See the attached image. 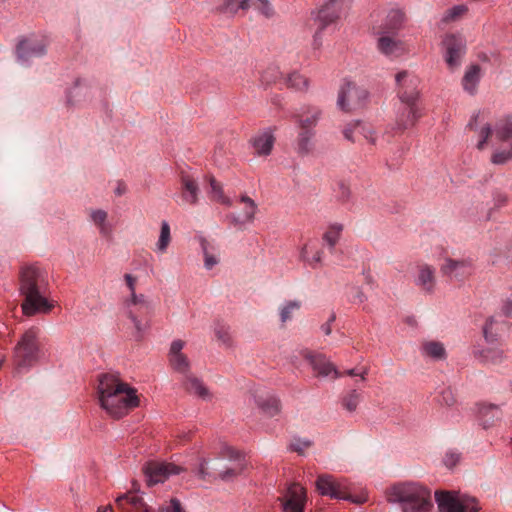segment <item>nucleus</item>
<instances>
[{
    "instance_id": "f257e3e1",
    "label": "nucleus",
    "mask_w": 512,
    "mask_h": 512,
    "mask_svg": "<svg viewBox=\"0 0 512 512\" xmlns=\"http://www.w3.org/2000/svg\"><path fill=\"white\" fill-rule=\"evenodd\" d=\"M19 293L23 297L21 304L25 316L48 314L54 303L49 299L50 288L47 272L37 264H24L18 273Z\"/></svg>"
},
{
    "instance_id": "f03ea898",
    "label": "nucleus",
    "mask_w": 512,
    "mask_h": 512,
    "mask_svg": "<svg viewBox=\"0 0 512 512\" xmlns=\"http://www.w3.org/2000/svg\"><path fill=\"white\" fill-rule=\"evenodd\" d=\"M97 393L101 408L116 419L122 418L140 403L137 390L121 381L118 373L100 374Z\"/></svg>"
},
{
    "instance_id": "7ed1b4c3",
    "label": "nucleus",
    "mask_w": 512,
    "mask_h": 512,
    "mask_svg": "<svg viewBox=\"0 0 512 512\" xmlns=\"http://www.w3.org/2000/svg\"><path fill=\"white\" fill-rule=\"evenodd\" d=\"M388 501L399 504L403 512H428L432 507L430 490L415 482L392 486Z\"/></svg>"
},
{
    "instance_id": "20e7f679",
    "label": "nucleus",
    "mask_w": 512,
    "mask_h": 512,
    "mask_svg": "<svg viewBox=\"0 0 512 512\" xmlns=\"http://www.w3.org/2000/svg\"><path fill=\"white\" fill-rule=\"evenodd\" d=\"M125 314L132 324L134 340L141 341L151 327L152 302L144 295H133L124 302Z\"/></svg>"
},
{
    "instance_id": "39448f33",
    "label": "nucleus",
    "mask_w": 512,
    "mask_h": 512,
    "mask_svg": "<svg viewBox=\"0 0 512 512\" xmlns=\"http://www.w3.org/2000/svg\"><path fill=\"white\" fill-rule=\"evenodd\" d=\"M435 500L439 512H479L481 510L477 498L456 491H436Z\"/></svg>"
},
{
    "instance_id": "423d86ee",
    "label": "nucleus",
    "mask_w": 512,
    "mask_h": 512,
    "mask_svg": "<svg viewBox=\"0 0 512 512\" xmlns=\"http://www.w3.org/2000/svg\"><path fill=\"white\" fill-rule=\"evenodd\" d=\"M116 505L122 512H185L181 502L176 498H172L170 505L167 507L155 509L148 506L142 497L133 495L131 492L118 496L116 498Z\"/></svg>"
},
{
    "instance_id": "0eeeda50",
    "label": "nucleus",
    "mask_w": 512,
    "mask_h": 512,
    "mask_svg": "<svg viewBox=\"0 0 512 512\" xmlns=\"http://www.w3.org/2000/svg\"><path fill=\"white\" fill-rule=\"evenodd\" d=\"M317 491L324 496L334 499L349 500L353 503H362L365 499L352 497L349 494V484L345 479H338L332 475L324 474L318 476L316 480Z\"/></svg>"
},
{
    "instance_id": "6e6552de",
    "label": "nucleus",
    "mask_w": 512,
    "mask_h": 512,
    "mask_svg": "<svg viewBox=\"0 0 512 512\" xmlns=\"http://www.w3.org/2000/svg\"><path fill=\"white\" fill-rule=\"evenodd\" d=\"M46 54V44L35 36H21L18 38L15 55L21 64H29L33 58Z\"/></svg>"
},
{
    "instance_id": "1a4fd4ad",
    "label": "nucleus",
    "mask_w": 512,
    "mask_h": 512,
    "mask_svg": "<svg viewBox=\"0 0 512 512\" xmlns=\"http://www.w3.org/2000/svg\"><path fill=\"white\" fill-rule=\"evenodd\" d=\"M350 5V0H328L324 5L321 6L316 12L315 20L319 23V31L314 35V41L316 42L320 33L328 25L335 22L341 12L347 9Z\"/></svg>"
},
{
    "instance_id": "9d476101",
    "label": "nucleus",
    "mask_w": 512,
    "mask_h": 512,
    "mask_svg": "<svg viewBox=\"0 0 512 512\" xmlns=\"http://www.w3.org/2000/svg\"><path fill=\"white\" fill-rule=\"evenodd\" d=\"M397 95L402 104L417 103L420 92L418 89L419 79L408 71H401L395 76Z\"/></svg>"
},
{
    "instance_id": "9b49d317",
    "label": "nucleus",
    "mask_w": 512,
    "mask_h": 512,
    "mask_svg": "<svg viewBox=\"0 0 512 512\" xmlns=\"http://www.w3.org/2000/svg\"><path fill=\"white\" fill-rule=\"evenodd\" d=\"M367 98V91L357 87L352 82H346L338 94L337 105L345 112L360 108Z\"/></svg>"
},
{
    "instance_id": "f8f14e48",
    "label": "nucleus",
    "mask_w": 512,
    "mask_h": 512,
    "mask_svg": "<svg viewBox=\"0 0 512 512\" xmlns=\"http://www.w3.org/2000/svg\"><path fill=\"white\" fill-rule=\"evenodd\" d=\"M183 468L174 463L149 462L143 467L146 482L149 486L163 483L171 475H177Z\"/></svg>"
},
{
    "instance_id": "ddd939ff",
    "label": "nucleus",
    "mask_w": 512,
    "mask_h": 512,
    "mask_svg": "<svg viewBox=\"0 0 512 512\" xmlns=\"http://www.w3.org/2000/svg\"><path fill=\"white\" fill-rule=\"evenodd\" d=\"M442 43L445 48V61L448 67L454 70L460 65L461 58L465 54V40L459 35L450 34L445 36Z\"/></svg>"
},
{
    "instance_id": "4468645a",
    "label": "nucleus",
    "mask_w": 512,
    "mask_h": 512,
    "mask_svg": "<svg viewBox=\"0 0 512 512\" xmlns=\"http://www.w3.org/2000/svg\"><path fill=\"white\" fill-rule=\"evenodd\" d=\"M251 395L257 407L267 416L274 417L281 411L279 398L264 388L251 390Z\"/></svg>"
},
{
    "instance_id": "2eb2a0df",
    "label": "nucleus",
    "mask_w": 512,
    "mask_h": 512,
    "mask_svg": "<svg viewBox=\"0 0 512 512\" xmlns=\"http://www.w3.org/2000/svg\"><path fill=\"white\" fill-rule=\"evenodd\" d=\"M402 105L403 106L399 108L395 119L394 129L397 132H403L406 129L413 127L417 120L421 117L420 109L418 108L417 103Z\"/></svg>"
},
{
    "instance_id": "dca6fc26",
    "label": "nucleus",
    "mask_w": 512,
    "mask_h": 512,
    "mask_svg": "<svg viewBox=\"0 0 512 512\" xmlns=\"http://www.w3.org/2000/svg\"><path fill=\"white\" fill-rule=\"evenodd\" d=\"M16 349L21 352H39L49 350L50 347L45 338L40 337L38 329L30 328L21 336Z\"/></svg>"
},
{
    "instance_id": "f3484780",
    "label": "nucleus",
    "mask_w": 512,
    "mask_h": 512,
    "mask_svg": "<svg viewBox=\"0 0 512 512\" xmlns=\"http://www.w3.org/2000/svg\"><path fill=\"white\" fill-rule=\"evenodd\" d=\"M305 503V489L300 484H291L287 491V499L283 503L284 512H303Z\"/></svg>"
},
{
    "instance_id": "a211bd4d",
    "label": "nucleus",
    "mask_w": 512,
    "mask_h": 512,
    "mask_svg": "<svg viewBox=\"0 0 512 512\" xmlns=\"http://www.w3.org/2000/svg\"><path fill=\"white\" fill-rule=\"evenodd\" d=\"M322 116V110L315 106H305L294 115L299 130H315Z\"/></svg>"
},
{
    "instance_id": "6ab92c4d",
    "label": "nucleus",
    "mask_w": 512,
    "mask_h": 512,
    "mask_svg": "<svg viewBox=\"0 0 512 512\" xmlns=\"http://www.w3.org/2000/svg\"><path fill=\"white\" fill-rule=\"evenodd\" d=\"M441 271L445 276L462 281L471 274V263L466 260L446 259Z\"/></svg>"
},
{
    "instance_id": "aec40b11",
    "label": "nucleus",
    "mask_w": 512,
    "mask_h": 512,
    "mask_svg": "<svg viewBox=\"0 0 512 512\" xmlns=\"http://www.w3.org/2000/svg\"><path fill=\"white\" fill-rule=\"evenodd\" d=\"M378 50L388 57H400L405 53L404 43L390 34H378Z\"/></svg>"
},
{
    "instance_id": "412c9836",
    "label": "nucleus",
    "mask_w": 512,
    "mask_h": 512,
    "mask_svg": "<svg viewBox=\"0 0 512 512\" xmlns=\"http://www.w3.org/2000/svg\"><path fill=\"white\" fill-rule=\"evenodd\" d=\"M478 421L484 428H490L502 418V411L498 405L481 403L478 404Z\"/></svg>"
},
{
    "instance_id": "4be33fe9",
    "label": "nucleus",
    "mask_w": 512,
    "mask_h": 512,
    "mask_svg": "<svg viewBox=\"0 0 512 512\" xmlns=\"http://www.w3.org/2000/svg\"><path fill=\"white\" fill-rule=\"evenodd\" d=\"M415 284L424 293L433 294L436 286L435 269L427 264L418 267V274L415 279Z\"/></svg>"
},
{
    "instance_id": "5701e85b",
    "label": "nucleus",
    "mask_w": 512,
    "mask_h": 512,
    "mask_svg": "<svg viewBox=\"0 0 512 512\" xmlns=\"http://www.w3.org/2000/svg\"><path fill=\"white\" fill-rule=\"evenodd\" d=\"M305 359L318 376H328L334 373V377L338 376L336 367L326 359L325 354H305Z\"/></svg>"
},
{
    "instance_id": "b1692460",
    "label": "nucleus",
    "mask_w": 512,
    "mask_h": 512,
    "mask_svg": "<svg viewBox=\"0 0 512 512\" xmlns=\"http://www.w3.org/2000/svg\"><path fill=\"white\" fill-rule=\"evenodd\" d=\"M181 186L182 199L190 205H196L198 203V196L200 193L197 181L190 175L182 173Z\"/></svg>"
},
{
    "instance_id": "393cba45",
    "label": "nucleus",
    "mask_w": 512,
    "mask_h": 512,
    "mask_svg": "<svg viewBox=\"0 0 512 512\" xmlns=\"http://www.w3.org/2000/svg\"><path fill=\"white\" fill-rule=\"evenodd\" d=\"M403 22L404 13L400 10H391L387 14L384 23L379 27V30L376 33L394 34L401 28Z\"/></svg>"
},
{
    "instance_id": "a878e982",
    "label": "nucleus",
    "mask_w": 512,
    "mask_h": 512,
    "mask_svg": "<svg viewBox=\"0 0 512 512\" xmlns=\"http://www.w3.org/2000/svg\"><path fill=\"white\" fill-rule=\"evenodd\" d=\"M507 326V322H499L493 316L489 317L482 328L485 341L489 344L497 343L500 340L499 331Z\"/></svg>"
},
{
    "instance_id": "bb28decb",
    "label": "nucleus",
    "mask_w": 512,
    "mask_h": 512,
    "mask_svg": "<svg viewBox=\"0 0 512 512\" xmlns=\"http://www.w3.org/2000/svg\"><path fill=\"white\" fill-rule=\"evenodd\" d=\"M274 136L270 131H264L256 135L252 140V145L256 154L267 156L271 153L274 145Z\"/></svg>"
},
{
    "instance_id": "cd10ccee",
    "label": "nucleus",
    "mask_w": 512,
    "mask_h": 512,
    "mask_svg": "<svg viewBox=\"0 0 512 512\" xmlns=\"http://www.w3.org/2000/svg\"><path fill=\"white\" fill-rule=\"evenodd\" d=\"M316 135L315 130H299L296 139V152L300 156H307L313 150V138Z\"/></svg>"
},
{
    "instance_id": "c85d7f7f",
    "label": "nucleus",
    "mask_w": 512,
    "mask_h": 512,
    "mask_svg": "<svg viewBox=\"0 0 512 512\" xmlns=\"http://www.w3.org/2000/svg\"><path fill=\"white\" fill-rule=\"evenodd\" d=\"M496 140L500 142L512 141V117L507 116L499 119L493 127Z\"/></svg>"
},
{
    "instance_id": "c756f323",
    "label": "nucleus",
    "mask_w": 512,
    "mask_h": 512,
    "mask_svg": "<svg viewBox=\"0 0 512 512\" xmlns=\"http://www.w3.org/2000/svg\"><path fill=\"white\" fill-rule=\"evenodd\" d=\"M480 72V66L475 64L470 66L463 76V88L466 92H468L471 95H473L476 92L477 85L480 81Z\"/></svg>"
},
{
    "instance_id": "7c9ffc66",
    "label": "nucleus",
    "mask_w": 512,
    "mask_h": 512,
    "mask_svg": "<svg viewBox=\"0 0 512 512\" xmlns=\"http://www.w3.org/2000/svg\"><path fill=\"white\" fill-rule=\"evenodd\" d=\"M184 384L187 391L195 393L197 396L204 400L211 397L209 390L203 384V382L194 376H187Z\"/></svg>"
},
{
    "instance_id": "2f4dec72",
    "label": "nucleus",
    "mask_w": 512,
    "mask_h": 512,
    "mask_svg": "<svg viewBox=\"0 0 512 512\" xmlns=\"http://www.w3.org/2000/svg\"><path fill=\"white\" fill-rule=\"evenodd\" d=\"M334 197L337 202L345 205L352 199L350 185L345 180H337L333 187Z\"/></svg>"
},
{
    "instance_id": "473e14b6",
    "label": "nucleus",
    "mask_w": 512,
    "mask_h": 512,
    "mask_svg": "<svg viewBox=\"0 0 512 512\" xmlns=\"http://www.w3.org/2000/svg\"><path fill=\"white\" fill-rule=\"evenodd\" d=\"M283 80L288 88H292L296 91H306L308 88V78L298 72L288 74Z\"/></svg>"
},
{
    "instance_id": "72a5a7b5",
    "label": "nucleus",
    "mask_w": 512,
    "mask_h": 512,
    "mask_svg": "<svg viewBox=\"0 0 512 512\" xmlns=\"http://www.w3.org/2000/svg\"><path fill=\"white\" fill-rule=\"evenodd\" d=\"M214 333L217 340L221 341L224 345V349L233 348V339L230 333V327L223 323H216L214 327Z\"/></svg>"
},
{
    "instance_id": "f704fd0d",
    "label": "nucleus",
    "mask_w": 512,
    "mask_h": 512,
    "mask_svg": "<svg viewBox=\"0 0 512 512\" xmlns=\"http://www.w3.org/2000/svg\"><path fill=\"white\" fill-rule=\"evenodd\" d=\"M169 362L176 372L189 376L190 362L186 354H171Z\"/></svg>"
},
{
    "instance_id": "c9c22d12",
    "label": "nucleus",
    "mask_w": 512,
    "mask_h": 512,
    "mask_svg": "<svg viewBox=\"0 0 512 512\" xmlns=\"http://www.w3.org/2000/svg\"><path fill=\"white\" fill-rule=\"evenodd\" d=\"M198 239L204 254V266L207 270H211L218 263L217 257L210 253V250H214V247L210 245L205 237L200 236Z\"/></svg>"
},
{
    "instance_id": "e433bc0d",
    "label": "nucleus",
    "mask_w": 512,
    "mask_h": 512,
    "mask_svg": "<svg viewBox=\"0 0 512 512\" xmlns=\"http://www.w3.org/2000/svg\"><path fill=\"white\" fill-rule=\"evenodd\" d=\"M343 230V225L339 223L332 224L328 230L323 234V240L327 243L330 250L333 251L337 244L340 234Z\"/></svg>"
},
{
    "instance_id": "4c0bfd02",
    "label": "nucleus",
    "mask_w": 512,
    "mask_h": 512,
    "mask_svg": "<svg viewBox=\"0 0 512 512\" xmlns=\"http://www.w3.org/2000/svg\"><path fill=\"white\" fill-rule=\"evenodd\" d=\"M37 354H15L13 363L17 373H22L37 361Z\"/></svg>"
},
{
    "instance_id": "58836bf2",
    "label": "nucleus",
    "mask_w": 512,
    "mask_h": 512,
    "mask_svg": "<svg viewBox=\"0 0 512 512\" xmlns=\"http://www.w3.org/2000/svg\"><path fill=\"white\" fill-rule=\"evenodd\" d=\"M171 241V232H170V226L167 221L161 222V230L159 239L157 241V250L160 252H165L170 244Z\"/></svg>"
},
{
    "instance_id": "ea45409f",
    "label": "nucleus",
    "mask_w": 512,
    "mask_h": 512,
    "mask_svg": "<svg viewBox=\"0 0 512 512\" xmlns=\"http://www.w3.org/2000/svg\"><path fill=\"white\" fill-rule=\"evenodd\" d=\"M301 308L299 300L287 301L279 310L280 320L282 324L292 319V313Z\"/></svg>"
},
{
    "instance_id": "a19ab883",
    "label": "nucleus",
    "mask_w": 512,
    "mask_h": 512,
    "mask_svg": "<svg viewBox=\"0 0 512 512\" xmlns=\"http://www.w3.org/2000/svg\"><path fill=\"white\" fill-rule=\"evenodd\" d=\"M209 183L211 187L212 199L227 206H231V200L224 195L220 183H218L214 177H210Z\"/></svg>"
},
{
    "instance_id": "79ce46f5",
    "label": "nucleus",
    "mask_w": 512,
    "mask_h": 512,
    "mask_svg": "<svg viewBox=\"0 0 512 512\" xmlns=\"http://www.w3.org/2000/svg\"><path fill=\"white\" fill-rule=\"evenodd\" d=\"M252 0H241L239 5L234 3V0H224L219 10L223 13L235 14L239 9L248 10L251 6Z\"/></svg>"
},
{
    "instance_id": "37998d69",
    "label": "nucleus",
    "mask_w": 512,
    "mask_h": 512,
    "mask_svg": "<svg viewBox=\"0 0 512 512\" xmlns=\"http://www.w3.org/2000/svg\"><path fill=\"white\" fill-rule=\"evenodd\" d=\"M240 202L244 204L243 217L245 218V221L252 222L257 211V204L247 195L241 196Z\"/></svg>"
},
{
    "instance_id": "c03bdc74",
    "label": "nucleus",
    "mask_w": 512,
    "mask_h": 512,
    "mask_svg": "<svg viewBox=\"0 0 512 512\" xmlns=\"http://www.w3.org/2000/svg\"><path fill=\"white\" fill-rule=\"evenodd\" d=\"M512 160V141L507 149L496 150L491 157V162L495 165H503Z\"/></svg>"
},
{
    "instance_id": "a18cd8bd",
    "label": "nucleus",
    "mask_w": 512,
    "mask_h": 512,
    "mask_svg": "<svg viewBox=\"0 0 512 512\" xmlns=\"http://www.w3.org/2000/svg\"><path fill=\"white\" fill-rule=\"evenodd\" d=\"M360 401V393L353 389L342 399V406L349 412H354Z\"/></svg>"
},
{
    "instance_id": "49530a36",
    "label": "nucleus",
    "mask_w": 512,
    "mask_h": 512,
    "mask_svg": "<svg viewBox=\"0 0 512 512\" xmlns=\"http://www.w3.org/2000/svg\"><path fill=\"white\" fill-rule=\"evenodd\" d=\"M437 401L440 405L453 406L456 403V397L451 387L443 388L437 397Z\"/></svg>"
},
{
    "instance_id": "de8ad7c7",
    "label": "nucleus",
    "mask_w": 512,
    "mask_h": 512,
    "mask_svg": "<svg viewBox=\"0 0 512 512\" xmlns=\"http://www.w3.org/2000/svg\"><path fill=\"white\" fill-rule=\"evenodd\" d=\"M476 360L483 365H497L503 361V354H475Z\"/></svg>"
},
{
    "instance_id": "09e8293b",
    "label": "nucleus",
    "mask_w": 512,
    "mask_h": 512,
    "mask_svg": "<svg viewBox=\"0 0 512 512\" xmlns=\"http://www.w3.org/2000/svg\"><path fill=\"white\" fill-rule=\"evenodd\" d=\"M283 78L284 77L282 73L278 71L277 68L273 67L266 69L261 75V81L267 85L271 83H276L277 81Z\"/></svg>"
},
{
    "instance_id": "8fccbe9b",
    "label": "nucleus",
    "mask_w": 512,
    "mask_h": 512,
    "mask_svg": "<svg viewBox=\"0 0 512 512\" xmlns=\"http://www.w3.org/2000/svg\"><path fill=\"white\" fill-rule=\"evenodd\" d=\"M213 471H209V467H208V462L203 459L200 464H199V468L197 470V475L201 478V479H207V478H213V479H216L217 478V473L214 472L216 469L214 468H211Z\"/></svg>"
},
{
    "instance_id": "3c124183",
    "label": "nucleus",
    "mask_w": 512,
    "mask_h": 512,
    "mask_svg": "<svg viewBox=\"0 0 512 512\" xmlns=\"http://www.w3.org/2000/svg\"><path fill=\"white\" fill-rule=\"evenodd\" d=\"M243 470V465L238 464L235 468H226L224 471L217 474V478L221 480L228 481L234 477H236Z\"/></svg>"
},
{
    "instance_id": "603ef678",
    "label": "nucleus",
    "mask_w": 512,
    "mask_h": 512,
    "mask_svg": "<svg viewBox=\"0 0 512 512\" xmlns=\"http://www.w3.org/2000/svg\"><path fill=\"white\" fill-rule=\"evenodd\" d=\"M322 256H323V252L321 250H318V251H316V253L312 257V259L307 258V248H306V246L303 247L302 251H301L302 259L307 261L308 264L312 268H315L317 264H320L322 262Z\"/></svg>"
},
{
    "instance_id": "864d4df0",
    "label": "nucleus",
    "mask_w": 512,
    "mask_h": 512,
    "mask_svg": "<svg viewBox=\"0 0 512 512\" xmlns=\"http://www.w3.org/2000/svg\"><path fill=\"white\" fill-rule=\"evenodd\" d=\"M461 455L456 451H448L443 459L444 465L447 468L455 467L460 461Z\"/></svg>"
},
{
    "instance_id": "5fc2aeb1",
    "label": "nucleus",
    "mask_w": 512,
    "mask_h": 512,
    "mask_svg": "<svg viewBox=\"0 0 512 512\" xmlns=\"http://www.w3.org/2000/svg\"><path fill=\"white\" fill-rule=\"evenodd\" d=\"M311 441L309 440H304V439H300V438H296L294 439L291 444H290V449L292 451H295L299 454H303L304 450L306 448H308L309 446H311Z\"/></svg>"
},
{
    "instance_id": "6e6d98bb",
    "label": "nucleus",
    "mask_w": 512,
    "mask_h": 512,
    "mask_svg": "<svg viewBox=\"0 0 512 512\" xmlns=\"http://www.w3.org/2000/svg\"><path fill=\"white\" fill-rule=\"evenodd\" d=\"M423 352H445V347L439 341H428L423 344Z\"/></svg>"
},
{
    "instance_id": "4d7b16f0",
    "label": "nucleus",
    "mask_w": 512,
    "mask_h": 512,
    "mask_svg": "<svg viewBox=\"0 0 512 512\" xmlns=\"http://www.w3.org/2000/svg\"><path fill=\"white\" fill-rule=\"evenodd\" d=\"M467 12V7L465 5H456L448 10L447 19L455 20L456 18L462 16Z\"/></svg>"
},
{
    "instance_id": "13d9d810",
    "label": "nucleus",
    "mask_w": 512,
    "mask_h": 512,
    "mask_svg": "<svg viewBox=\"0 0 512 512\" xmlns=\"http://www.w3.org/2000/svg\"><path fill=\"white\" fill-rule=\"evenodd\" d=\"M360 126V121L349 123L343 130V135L348 141L354 142L353 132Z\"/></svg>"
},
{
    "instance_id": "bf43d9fd",
    "label": "nucleus",
    "mask_w": 512,
    "mask_h": 512,
    "mask_svg": "<svg viewBox=\"0 0 512 512\" xmlns=\"http://www.w3.org/2000/svg\"><path fill=\"white\" fill-rule=\"evenodd\" d=\"M90 217L96 225H100L106 222L107 213L104 210L98 209L92 211Z\"/></svg>"
},
{
    "instance_id": "052dcab7",
    "label": "nucleus",
    "mask_w": 512,
    "mask_h": 512,
    "mask_svg": "<svg viewBox=\"0 0 512 512\" xmlns=\"http://www.w3.org/2000/svg\"><path fill=\"white\" fill-rule=\"evenodd\" d=\"M259 11L267 18H271L274 15V9L270 4L269 0H264L259 3Z\"/></svg>"
},
{
    "instance_id": "680f3d73",
    "label": "nucleus",
    "mask_w": 512,
    "mask_h": 512,
    "mask_svg": "<svg viewBox=\"0 0 512 512\" xmlns=\"http://www.w3.org/2000/svg\"><path fill=\"white\" fill-rule=\"evenodd\" d=\"M124 279L129 288V291H130L129 298H133V295H138L135 291L136 278L134 276H132L131 274H125Z\"/></svg>"
},
{
    "instance_id": "e2e57ef3",
    "label": "nucleus",
    "mask_w": 512,
    "mask_h": 512,
    "mask_svg": "<svg viewBox=\"0 0 512 512\" xmlns=\"http://www.w3.org/2000/svg\"><path fill=\"white\" fill-rule=\"evenodd\" d=\"M493 200H494V206L496 208H499V207L504 206L507 203L508 197L504 193L497 192L494 194Z\"/></svg>"
},
{
    "instance_id": "0e129e2a",
    "label": "nucleus",
    "mask_w": 512,
    "mask_h": 512,
    "mask_svg": "<svg viewBox=\"0 0 512 512\" xmlns=\"http://www.w3.org/2000/svg\"><path fill=\"white\" fill-rule=\"evenodd\" d=\"M335 320H336V315H335V313H332L330 315L329 319L327 320V322L321 325L320 329L324 333V335L328 336L331 334V331H332L331 326Z\"/></svg>"
},
{
    "instance_id": "69168bd1",
    "label": "nucleus",
    "mask_w": 512,
    "mask_h": 512,
    "mask_svg": "<svg viewBox=\"0 0 512 512\" xmlns=\"http://www.w3.org/2000/svg\"><path fill=\"white\" fill-rule=\"evenodd\" d=\"M367 300L366 295L361 288H355V295L353 296L352 302L355 304H361Z\"/></svg>"
},
{
    "instance_id": "338daca9",
    "label": "nucleus",
    "mask_w": 512,
    "mask_h": 512,
    "mask_svg": "<svg viewBox=\"0 0 512 512\" xmlns=\"http://www.w3.org/2000/svg\"><path fill=\"white\" fill-rule=\"evenodd\" d=\"M185 344V341L176 339L171 343L169 352H181V350L185 348Z\"/></svg>"
},
{
    "instance_id": "774afa93",
    "label": "nucleus",
    "mask_w": 512,
    "mask_h": 512,
    "mask_svg": "<svg viewBox=\"0 0 512 512\" xmlns=\"http://www.w3.org/2000/svg\"><path fill=\"white\" fill-rule=\"evenodd\" d=\"M502 313L506 316V317H511L512 318V299H508L506 300L504 303H503V306H502Z\"/></svg>"
}]
</instances>
